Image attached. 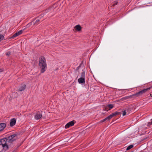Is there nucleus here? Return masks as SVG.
<instances>
[{"label": "nucleus", "instance_id": "15", "mask_svg": "<svg viewBox=\"0 0 152 152\" xmlns=\"http://www.w3.org/2000/svg\"><path fill=\"white\" fill-rule=\"evenodd\" d=\"M133 147V145H131L128 146L126 148V150H129Z\"/></svg>", "mask_w": 152, "mask_h": 152}, {"label": "nucleus", "instance_id": "13", "mask_svg": "<svg viewBox=\"0 0 152 152\" xmlns=\"http://www.w3.org/2000/svg\"><path fill=\"white\" fill-rule=\"evenodd\" d=\"M107 106L109 108V110H110L111 109L113 108L114 107V105L112 104H109L107 105Z\"/></svg>", "mask_w": 152, "mask_h": 152}, {"label": "nucleus", "instance_id": "25", "mask_svg": "<svg viewBox=\"0 0 152 152\" xmlns=\"http://www.w3.org/2000/svg\"><path fill=\"white\" fill-rule=\"evenodd\" d=\"M127 111H129L131 110V109L130 108H128L127 109Z\"/></svg>", "mask_w": 152, "mask_h": 152}, {"label": "nucleus", "instance_id": "16", "mask_svg": "<svg viewBox=\"0 0 152 152\" xmlns=\"http://www.w3.org/2000/svg\"><path fill=\"white\" fill-rule=\"evenodd\" d=\"M4 38V36L0 34V42Z\"/></svg>", "mask_w": 152, "mask_h": 152}, {"label": "nucleus", "instance_id": "1", "mask_svg": "<svg viewBox=\"0 0 152 152\" xmlns=\"http://www.w3.org/2000/svg\"><path fill=\"white\" fill-rule=\"evenodd\" d=\"M18 138V135L17 134H14L9 136L7 138L1 139V143L3 147L6 146L7 148H8L7 144L9 143H12Z\"/></svg>", "mask_w": 152, "mask_h": 152}, {"label": "nucleus", "instance_id": "14", "mask_svg": "<svg viewBox=\"0 0 152 152\" xmlns=\"http://www.w3.org/2000/svg\"><path fill=\"white\" fill-rule=\"evenodd\" d=\"M82 71L83 72H82L81 74V77H83V78H85V70H83Z\"/></svg>", "mask_w": 152, "mask_h": 152}, {"label": "nucleus", "instance_id": "26", "mask_svg": "<svg viewBox=\"0 0 152 152\" xmlns=\"http://www.w3.org/2000/svg\"><path fill=\"white\" fill-rule=\"evenodd\" d=\"M150 95L151 96H152V94H150Z\"/></svg>", "mask_w": 152, "mask_h": 152}, {"label": "nucleus", "instance_id": "9", "mask_svg": "<svg viewBox=\"0 0 152 152\" xmlns=\"http://www.w3.org/2000/svg\"><path fill=\"white\" fill-rule=\"evenodd\" d=\"M6 126V124L4 123L0 124V131L3 130Z\"/></svg>", "mask_w": 152, "mask_h": 152}, {"label": "nucleus", "instance_id": "23", "mask_svg": "<svg viewBox=\"0 0 152 152\" xmlns=\"http://www.w3.org/2000/svg\"><path fill=\"white\" fill-rule=\"evenodd\" d=\"M31 25V23H29L27 25V26H28V27L29 26H30Z\"/></svg>", "mask_w": 152, "mask_h": 152}, {"label": "nucleus", "instance_id": "7", "mask_svg": "<svg viewBox=\"0 0 152 152\" xmlns=\"http://www.w3.org/2000/svg\"><path fill=\"white\" fill-rule=\"evenodd\" d=\"M42 115L41 113H37L35 116V118L36 119H39L42 117Z\"/></svg>", "mask_w": 152, "mask_h": 152}, {"label": "nucleus", "instance_id": "22", "mask_svg": "<svg viewBox=\"0 0 152 152\" xmlns=\"http://www.w3.org/2000/svg\"><path fill=\"white\" fill-rule=\"evenodd\" d=\"M10 52H7V53H6V55L7 56H9L10 55Z\"/></svg>", "mask_w": 152, "mask_h": 152}, {"label": "nucleus", "instance_id": "21", "mask_svg": "<svg viewBox=\"0 0 152 152\" xmlns=\"http://www.w3.org/2000/svg\"><path fill=\"white\" fill-rule=\"evenodd\" d=\"M118 2L117 1H115L114 2V3L113 5V6L114 7V6L115 5H117Z\"/></svg>", "mask_w": 152, "mask_h": 152}, {"label": "nucleus", "instance_id": "10", "mask_svg": "<svg viewBox=\"0 0 152 152\" xmlns=\"http://www.w3.org/2000/svg\"><path fill=\"white\" fill-rule=\"evenodd\" d=\"M78 82L80 83H83L85 82V78L81 77L78 80Z\"/></svg>", "mask_w": 152, "mask_h": 152}, {"label": "nucleus", "instance_id": "4", "mask_svg": "<svg viewBox=\"0 0 152 152\" xmlns=\"http://www.w3.org/2000/svg\"><path fill=\"white\" fill-rule=\"evenodd\" d=\"M120 112H115L111 114L109 116L105 118L102 121V122H103L106 120L109 121L114 116H115L117 115H119L120 114Z\"/></svg>", "mask_w": 152, "mask_h": 152}, {"label": "nucleus", "instance_id": "8", "mask_svg": "<svg viewBox=\"0 0 152 152\" xmlns=\"http://www.w3.org/2000/svg\"><path fill=\"white\" fill-rule=\"evenodd\" d=\"M16 122V120L15 118H13L11 120L10 123V126H14Z\"/></svg>", "mask_w": 152, "mask_h": 152}, {"label": "nucleus", "instance_id": "6", "mask_svg": "<svg viewBox=\"0 0 152 152\" xmlns=\"http://www.w3.org/2000/svg\"><path fill=\"white\" fill-rule=\"evenodd\" d=\"M23 32V31L22 30H20L18 32L16 33L11 38H14L15 37L20 35L22 34Z\"/></svg>", "mask_w": 152, "mask_h": 152}, {"label": "nucleus", "instance_id": "5", "mask_svg": "<svg viewBox=\"0 0 152 152\" xmlns=\"http://www.w3.org/2000/svg\"><path fill=\"white\" fill-rule=\"evenodd\" d=\"M74 124V121H70L65 126V128H69L70 126H73Z\"/></svg>", "mask_w": 152, "mask_h": 152}, {"label": "nucleus", "instance_id": "3", "mask_svg": "<svg viewBox=\"0 0 152 152\" xmlns=\"http://www.w3.org/2000/svg\"><path fill=\"white\" fill-rule=\"evenodd\" d=\"M147 89L143 90H142L141 91L135 94H134L132 95L123 98L121 99L122 100H125L131 98H132L133 96H136V97L140 95H141L142 94L145 93L147 91Z\"/></svg>", "mask_w": 152, "mask_h": 152}, {"label": "nucleus", "instance_id": "24", "mask_svg": "<svg viewBox=\"0 0 152 152\" xmlns=\"http://www.w3.org/2000/svg\"><path fill=\"white\" fill-rule=\"evenodd\" d=\"M3 70V69H0V72H2Z\"/></svg>", "mask_w": 152, "mask_h": 152}, {"label": "nucleus", "instance_id": "2", "mask_svg": "<svg viewBox=\"0 0 152 152\" xmlns=\"http://www.w3.org/2000/svg\"><path fill=\"white\" fill-rule=\"evenodd\" d=\"M39 65L41 68V72L43 73L45 71V68L47 66L46 60L44 57L42 56L39 58Z\"/></svg>", "mask_w": 152, "mask_h": 152}, {"label": "nucleus", "instance_id": "20", "mask_svg": "<svg viewBox=\"0 0 152 152\" xmlns=\"http://www.w3.org/2000/svg\"><path fill=\"white\" fill-rule=\"evenodd\" d=\"M126 112L125 110L123 111V116H124L125 115H126Z\"/></svg>", "mask_w": 152, "mask_h": 152}, {"label": "nucleus", "instance_id": "18", "mask_svg": "<svg viewBox=\"0 0 152 152\" xmlns=\"http://www.w3.org/2000/svg\"><path fill=\"white\" fill-rule=\"evenodd\" d=\"M104 110H106V111H108V110H109V108L107 106V105L105 107V109H104Z\"/></svg>", "mask_w": 152, "mask_h": 152}, {"label": "nucleus", "instance_id": "19", "mask_svg": "<svg viewBox=\"0 0 152 152\" xmlns=\"http://www.w3.org/2000/svg\"><path fill=\"white\" fill-rule=\"evenodd\" d=\"M148 125L149 126L150 125H152V119H151V122H148Z\"/></svg>", "mask_w": 152, "mask_h": 152}, {"label": "nucleus", "instance_id": "17", "mask_svg": "<svg viewBox=\"0 0 152 152\" xmlns=\"http://www.w3.org/2000/svg\"><path fill=\"white\" fill-rule=\"evenodd\" d=\"M39 19H37V20L35 22V23H34V25L36 24H37L39 22Z\"/></svg>", "mask_w": 152, "mask_h": 152}, {"label": "nucleus", "instance_id": "12", "mask_svg": "<svg viewBox=\"0 0 152 152\" xmlns=\"http://www.w3.org/2000/svg\"><path fill=\"white\" fill-rule=\"evenodd\" d=\"M26 88V85L25 84H22L21 85L20 89L19 91H23Z\"/></svg>", "mask_w": 152, "mask_h": 152}, {"label": "nucleus", "instance_id": "11", "mask_svg": "<svg viewBox=\"0 0 152 152\" xmlns=\"http://www.w3.org/2000/svg\"><path fill=\"white\" fill-rule=\"evenodd\" d=\"M74 28L78 31H80L82 29V28L79 25H77L74 27Z\"/></svg>", "mask_w": 152, "mask_h": 152}]
</instances>
